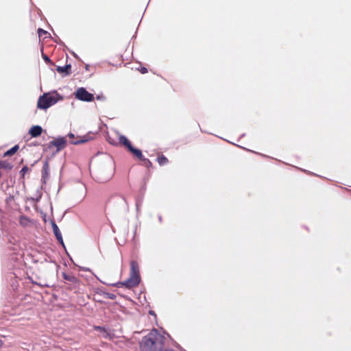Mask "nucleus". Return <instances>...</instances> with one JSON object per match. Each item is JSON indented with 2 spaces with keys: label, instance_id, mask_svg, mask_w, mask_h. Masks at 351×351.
I'll return each instance as SVG.
<instances>
[{
  "label": "nucleus",
  "instance_id": "nucleus-6",
  "mask_svg": "<svg viewBox=\"0 0 351 351\" xmlns=\"http://www.w3.org/2000/svg\"><path fill=\"white\" fill-rule=\"evenodd\" d=\"M112 176V169H99L95 172V179L99 182H106L111 179Z\"/></svg>",
  "mask_w": 351,
  "mask_h": 351
},
{
  "label": "nucleus",
  "instance_id": "nucleus-2",
  "mask_svg": "<svg viewBox=\"0 0 351 351\" xmlns=\"http://www.w3.org/2000/svg\"><path fill=\"white\" fill-rule=\"evenodd\" d=\"M141 281L138 263L136 261L130 262V277L125 281L119 282L115 284L117 287H126L131 289L138 285Z\"/></svg>",
  "mask_w": 351,
  "mask_h": 351
},
{
  "label": "nucleus",
  "instance_id": "nucleus-25",
  "mask_svg": "<svg viewBox=\"0 0 351 351\" xmlns=\"http://www.w3.org/2000/svg\"><path fill=\"white\" fill-rule=\"evenodd\" d=\"M3 341L0 339V348L3 346Z\"/></svg>",
  "mask_w": 351,
  "mask_h": 351
},
{
  "label": "nucleus",
  "instance_id": "nucleus-18",
  "mask_svg": "<svg viewBox=\"0 0 351 351\" xmlns=\"http://www.w3.org/2000/svg\"><path fill=\"white\" fill-rule=\"evenodd\" d=\"M141 160H142L143 162L144 165L147 167H150L152 166V162L149 159L145 158L143 156V159H141Z\"/></svg>",
  "mask_w": 351,
  "mask_h": 351
},
{
  "label": "nucleus",
  "instance_id": "nucleus-1",
  "mask_svg": "<svg viewBox=\"0 0 351 351\" xmlns=\"http://www.w3.org/2000/svg\"><path fill=\"white\" fill-rule=\"evenodd\" d=\"M165 338L156 329L145 336L141 343V351H162Z\"/></svg>",
  "mask_w": 351,
  "mask_h": 351
},
{
  "label": "nucleus",
  "instance_id": "nucleus-11",
  "mask_svg": "<svg viewBox=\"0 0 351 351\" xmlns=\"http://www.w3.org/2000/svg\"><path fill=\"white\" fill-rule=\"evenodd\" d=\"M52 228H53V232L57 239V240L62 244H63V239H62V234H61V232H60V229L58 228V226L56 225V223L53 221H52Z\"/></svg>",
  "mask_w": 351,
  "mask_h": 351
},
{
  "label": "nucleus",
  "instance_id": "nucleus-9",
  "mask_svg": "<svg viewBox=\"0 0 351 351\" xmlns=\"http://www.w3.org/2000/svg\"><path fill=\"white\" fill-rule=\"evenodd\" d=\"M56 71L58 73L64 74V75H69L71 73V65L66 64L64 66H58Z\"/></svg>",
  "mask_w": 351,
  "mask_h": 351
},
{
  "label": "nucleus",
  "instance_id": "nucleus-14",
  "mask_svg": "<svg viewBox=\"0 0 351 351\" xmlns=\"http://www.w3.org/2000/svg\"><path fill=\"white\" fill-rule=\"evenodd\" d=\"M157 162L160 165H165L169 162V160L164 155H159L157 157Z\"/></svg>",
  "mask_w": 351,
  "mask_h": 351
},
{
  "label": "nucleus",
  "instance_id": "nucleus-12",
  "mask_svg": "<svg viewBox=\"0 0 351 351\" xmlns=\"http://www.w3.org/2000/svg\"><path fill=\"white\" fill-rule=\"evenodd\" d=\"M13 168V165L11 162L7 160H0V169L10 170Z\"/></svg>",
  "mask_w": 351,
  "mask_h": 351
},
{
  "label": "nucleus",
  "instance_id": "nucleus-20",
  "mask_svg": "<svg viewBox=\"0 0 351 351\" xmlns=\"http://www.w3.org/2000/svg\"><path fill=\"white\" fill-rule=\"evenodd\" d=\"M104 295L106 298L110 299V300H114L116 298V295L111 293H105Z\"/></svg>",
  "mask_w": 351,
  "mask_h": 351
},
{
  "label": "nucleus",
  "instance_id": "nucleus-4",
  "mask_svg": "<svg viewBox=\"0 0 351 351\" xmlns=\"http://www.w3.org/2000/svg\"><path fill=\"white\" fill-rule=\"evenodd\" d=\"M119 143L120 145L126 147L129 152H130L134 156L141 160L143 159V154L138 149L134 148L130 141L123 135H119Z\"/></svg>",
  "mask_w": 351,
  "mask_h": 351
},
{
  "label": "nucleus",
  "instance_id": "nucleus-8",
  "mask_svg": "<svg viewBox=\"0 0 351 351\" xmlns=\"http://www.w3.org/2000/svg\"><path fill=\"white\" fill-rule=\"evenodd\" d=\"M50 144L56 147L59 152L63 149L66 145V139L65 137H59L50 142Z\"/></svg>",
  "mask_w": 351,
  "mask_h": 351
},
{
  "label": "nucleus",
  "instance_id": "nucleus-21",
  "mask_svg": "<svg viewBox=\"0 0 351 351\" xmlns=\"http://www.w3.org/2000/svg\"><path fill=\"white\" fill-rule=\"evenodd\" d=\"M43 58H44V60H45V62H51V60H50V59L49 58V57H48V56H47L46 55H43Z\"/></svg>",
  "mask_w": 351,
  "mask_h": 351
},
{
  "label": "nucleus",
  "instance_id": "nucleus-5",
  "mask_svg": "<svg viewBox=\"0 0 351 351\" xmlns=\"http://www.w3.org/2000/svg\"><path fill=\"white\" fill-rule=\"evenodd\" d=\"M62 276L63 279L65 280V283L68 285V288L69 289H73L79 287L80 281L71 272H64Z\"/></svg>",
  "mask_w": 351,
  "mask_h": 351
},
{
  "label": "nucleus",
  "instance_id": "nucleus-16",
  "mask_svg": "<svg viewBox=\"0 0 351 351\" xmlns=\"http://www.w3.org/2000/svg\"><path fill=\"white\" fill-rule=\"evenodd\" d=\"M107 141L110 144L113 145H117L118 144H120L119 140L118 141H117L115 139H114L113 138H112L110 136H108Z\"/></svg>",
  "mask_w": 351,
  "mask_h": 351
},
{
  "label": "nucleus",
  "instance_id": "nucleus-22",
  "mask_svg": "<svg viewBox=\"0 0 351 351\" xmlns=\"http://www.w3.org/2000/svg\"><path fill=\"white\" fill-rule=\"evenodd\" d=\"M141 72L142 73H147V69L146 68H145V67H143V68L141 69Z\"/></svg>",
  "mask_w": 351,
  "mask_h": 351
},
{
  "label": "nucleus",
  "instance_id": "nucleus-13",
  "mask_svg": "<svg viewBox=\"0 0 351 351\" xmlns=\"http://www.w3.org/2000/svg\"><path fill=\"white\" fill-rule=\"evenodd\" d=\"M19 149V146L18 145H14L13 147L8 150L3 154V157L10 156L14 155Z\"/></svg>",
  "mask_w": 351,
  "mask_h": 351
},
{
  "label": "nucleus",
  "instance_id": "nucleus-26",
  "mask_svg": "<svg viewBox=\"0 0 351 351\" xmlns=\"http://www.w3.org/2000/svg\"><path fill=\"white\" fill-rule=\"evenodd\" d=\"M1 175H2V174H1V172L0 171V177L1 176Z\"/></svg>",
  "mask_w": 351,
  "mask_h": 351
},
{
  "label": "nucleus",
  "instance_id": "nucleus-7",
  "mask_svg": "<svg viewBox=\"0 0 351 351\" xmlns=\"http://www.w3.org/2000/svg\"><path fill=\"white\" fill-rule=\"evenodd\" d=\"M75 98L84 101H91L94 99V95L88 93L84 88H79L74 93Z\"/></svg>",
  "mask_w": 351,
  "mask_h": 351
},
{
  "label": "nucleus",
  "instance_id": "nucleus-23",
  "mask_svg": "<svg viewBox=\"0 0 351 351\" xmlns=\"http://www.w3.org/2000/svg\"><path fill=\"white\" fill-rule=\"evenodd\" d=\"M68 136H69V138H74V134H72V133H69V134H68Z\"/></svg>",
  "mask_w": 351,
  "mask_h": 351
},
{
  "label": "nucleus",
  "instance_id": "nucleus-24",
  "mask_svg": "<svg viewBox=\"0 0 351 351\" xmlns=\"http://www.w3.org/2000/svg\"><path fill=\"white\" fill-rule=\"evenodd\" d=\"M95 328H96L97 330H104V329L102 327H101V326L95 327Z\"/></svg>",
  "mask_w": 351,
  "mask_h": 351
},
{
  "label": "nucleus",
  "instance_id": "nucleus-3",
  "mask_svg": "<svg viewBox=\"0 0 351 351\" xmlns=\"http://www.w3.org/2000/svg\"><path fill=\"white\" fill-rule=\"evenodd\" d=\"M57 102L54 96L45 93L41 95L38 100L37 107L40 109L46 110Z\"/></svg>",
  "mask_w": 351,
  "mask_h": 351
},
{
  "label": "nucleus",
  "instance_id": "nucleus-19",
  "mask_svg": "<svg viewBox=\"0 0 351 351\" xmlns=\"http://www.w3.org/2000/svg\"><path fill=\"white\" fill-rule=\"evenodd\" d=\"M29 171V168L27 166H24L22 169L20 171V174L23 178H24L25 175Z\"/></svg>",
  "mask_w": 351,
  "mask_h": 351
},
{
  "label": "nucleus",
  "instance_id": "nucleus-15",
  "mask_svg": "<svg viewBox=\"0 0 351 351\" xmlns=\"http://www.w3.org/2000/svg\"><path fill=\"white\" fill-rule=\"evenodd\" d=\"M48 171H49V165L48 162H45L43 167V176L45 178L48 175Z\"/></svg>",
  "mask_w": 351,
  "mask_h": 351
},
{
  "label": "nucleus",
  "instance_id": "nucleus-17",
  "mask_svg": "<svg viewBox=\"0 0 351 351\" xmlns=\"http://www.w3.org/2000/svg\"><path fill=\"white\" fill-rule=\"evenodd\" d=\"M28 221H29V219L27 217H25L24 216H22L20 217L19 223L22 226H27Z\"/></svg>",
  "mask_w": 351,
  "mask_h": 351
},
{
  "label": "nucleus",
  "instance_id": "nucleus-10",
  "mask_svg": "<svg viewBox=\"0 0 351 351\" xmlns=\"http://www.w3.org/2000/svg\"><path fill=\"white\" fill-rule=\"evenodd\" d=\"M42 132L43 128L40 126L34 125L30 128L29 134L32 137H38L42 134Z\"/></svg>",
  "mask_w": 351,
  "mask_h": 351
}]
</instances>
